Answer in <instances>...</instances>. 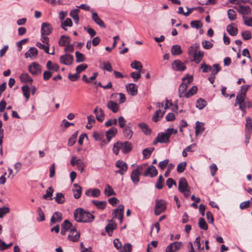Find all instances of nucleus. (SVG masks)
<instances>
[{"mask_svg":"<svg viewBox=\"0 0 252 252\" xmlns=\"http://www.w3.org/2000/svg\"><path fill=\"white\" fill-rule=\"evenodd\" d=\"M190 24L191 27L196 28L197 29H200L202 27V24L198 20L192 21Z\"/></svg>","mask_w":252,"mask_h":252,"instance_id":"62","label":"nucleus"},{"mask_svg":"<svg viewBox=\"0 0 252 252\" xmlns=\"http://www.w3.org/2000/svg\"><path fill=\"white\" fill-rule=\"evenodd\" d=\"M123 134L126 138L128 139H130L133 134L131 127L128 126H126L125 127L123 128Z\"/></svg>","mask_w":252,"mask_h":252,"instance_id":"41","label":"nucleus"},{"mask_svg":"<svg viewBox=\"0 0 252 252\" xmlns=\"http://www.w3.org/2000/svg\"><path fill=\"white\" fill-rule=\"evenodd\" d=\"M142 166H138L136 169L132 171L131 174V179L134 184H137L139 181V177L142 174Z\"/></svg>","mask_w":252,"mask_h":252,"instance_id":"10","label":"nucleus"},{"mask_svg":"<svg viewBox=\"0 0 252 252\" xmlns=\"http://www.w3.org/2000/svg\"><path fill=\"white\" fill-rule=\"evenodd\" d=\"M126 89L127 93L132 96H135L137 94V87L135 84L129 83L127 84Z\"/></svg>","mask_w":252,"mask_h":252,"instance_id":"14","label":"nucleus"},{"mask_svg":"<svg viewBox=\"0 0 252 252\" xmlns=\"http://www.w3.org/2000/svg\"><path fill=\"white\" fill-rule=\"evenodd\" d=\"M54 191V189L52 187H49L46 191V193L43 196V198L46 200H52V196Z\"/></svg>","mask_w":252,"mask_h":252,"instance_id":"33","label":"nucleus"},{"mask_svg":"<svg viewBox=\"0 0 252 252\" xmlns=\"http://www.w3.org/2000/svg\"><path fill=\"white\" fill-rule=\"evenodd\" d=\"M187 163L186 162H180L177 166V170L178 173H182L184 171Z\"/></svg>","mask_w":252,"mask_h":252,"instance_id":"63","label":"nucleus"},{"mask_svg":"<svg viewBox=\"0 0 252 252\" xmlns=\"http://www.w3.org/2000/svg\"><path fill=\"white\" fill-rule=\"evenodd\" d=\"M107 106L113 112L116 113L118 111L119 106L117 103L113 101L110 100L107 102Z\"/></svg>","mask_w":252,"mask_h":252,"instance_id":"24","label":"nucleus"},{"mask_svg":"<svg viewBox=\"0 0 252 252\" xmlns=\"http://www.w3.org/2000/svg\"><path fill=\"white\" fill-rule=\"evenodd\" d=\"M46 67L49 70H53L55 71H58L60 68L58 64L56 63L53 64L51 61H48L47 62Z\"/></svg>","mask_w":252,"mask_h":252,"instance_id":"39","label":"nucleus"},{"mask_svg":"<svg viewBox=\"0 0 252 252\" xmlns=\"http://www.w3.org/2000/svg\"><path fill=\"white\" fill-rule=\"evenodd\" d=\"M204 52L199 50L196 53H194V55L192 56L193 58L192 61L196 63H199L202 60Z\"/></svg>","mask_w":252,"mask_h":252,"instance_id":"30","label":"nucleus"},{"mask_svg":"<svg viewBox=\"0 0 252 252\" xmlns=\"http://www.w3.org/2000/svg\"><path fill=\"white\" fill-rule=\"evenodd\" d=\"M100 191L99 189H89L85 191V194L87 196H92L94 197H97L99 196Z\"/></svg>","mask_w":252,"mask_h":252,"instance_id":"29","label":"nucleus"},{"mask_svg":"<svg viewBox=\"0 0 252 252\" xmlns=\"http://www.w3.org/2000/svg\"><path fill=\"white\" fill-rule=\"evenodd\" d=\"M21 81L24 83H32L33 81L32 78L28 73H23L19 77Z\"/></svg>","mask_w":252,"mask_h":252,"instance_id":"27","label":"nucleus"},{"mask_svg":"<svg viewBox=\"0 0 252 252\" xmlns=\"http://www.w3.org/2000/svg\"><path fill=\"white\" fill-rule=\"evenodd\" d=\"M166 208V203L163 200H156L155 208V214L157 216L164 212Z\"/></svg>","mask_w":252,"mask_h":252,"instance_id":"4","label":"nucleus"},{"mask_svg":"<svg viewBox=\"0 0 252 252\" xmlns=\"http://www.w3.org/2000/svg\"><path fill=\"white\" fill-rule=\"evenodd\" d=\"M38 54V51L35 47H31L30 49L26 53L25 57L28 58H34L36 57Z\"/></svg>","mask_w":252,"mask_h":252,"instance_id":"28","label":"nucleus"},{"mask_svg":"<svg viewBox=\"0 0 252 252\" xmlns=\"http://www.w3.org/2000/svg\"><path fill=\"white\" fill-rule=\"evenodd\" d=\"M154 148H152L151 149L146 148V149H144L143 151V152H142L144 157L146 158H149L151 156V155L152 152L154 151Z\"/></svg>","mask_w":252,"mask_h":252,"instance_id":"56","label":"nucleus"},{"mask_svg":"<svg viewBox=\"0 0 252 252\" xmlns=\"http://www.w3.org/2000/svg\"><path fill=\"white\" fill-rule=\"evenodd\" d=\"M53 27L51 24L48 23H43L41 26V34L49 35L52 32Z\"/></svg>","mask_w":252,"mask_h":252,"instance_id":"12","label":"nucleus"},{"mask_svg":"<svg viewBox=\"0 0 252 252\" xmlns=\"http://www.w3.org/2000/svg\"><path fill=\"white\" fill-rule=\"evenodd\" d=\"M138 126L146 135H150L151 133V129L148 127V125L145 123H140L138 125Z\"/></svg>","mask_w":252,"mask_h":252,"instance_id":"37","label":"nucleus"},{"mask_svg":"<svg viewBox=\"0 0 252 252\" xmlns=\"http://www.w3.org/2000/svg\"><path fill=\"white\" fill-rule=\"evenodd\" d=\"M115 166L119 169L116 170L115 172L116 173L120 174L121 175H123L127 171L128 169L127 164L125 161L122 160H118L116 162Z\"/></svg>","mask_w":252,"mask_h":252,"instance_id":"5","label":"nucleus"},{"mask_svg":"<svg viewBox=\"0 0 252 252\" xmlns=\"http://www.w3.org/2000/svg\"><path fill=\"white\" fill-rule=\"evenodd\" d=\"M172 66L174 70L179 71H183L186 69V66L179 60L174 61L172 64Z\"/></svg>","mask_w":252,"mask_h":252,"instance_id":"13","label":"nucleus"},{"mask_svg":"<svg viewBox=\"0 0 252 252\" xmlns=\"http://www.w3.org/2000/svg\"><path fill=\"white\" fill-rule=\"evenodd\" d=\"M78 131H76L74 134L69 138L67 145L68 146H73L76 142L77 136Z\"/></svg>","mask_w":252,"mask_h":252,"instance_id":"46","label":"nucleus"},{"mask_svg":"<svg viewBox=\"0 0 252 252\" xmlns=\"http://www.w3.org/2000/svg\"><path fill=\"white\" fill-rule=\"evenodd\" d=\"M104 194L106 196L109 197L112 195H115L116 192L111 186L107 184L104 189Z\"/></svg>","mask_w":252,"mask_h":252,"instance_id":"36","label":"nucleus"},{"mask_svg":"<svg viewBox=\"0 0 252 252\" xmlns=\"http://www.w3.org/2000/svg\"><path fill=\"white\" fill-rule=\"evenodd\" d=\"M197 91V87L196 86H193L189 89L186 93H185V97L187 98L194 95Z\"/></svg>","mask_w":252,"mask_h":252,"instance_id":"50","label":"nucleus"},{"mask_svg":"<svg viewBox=\"0 0 252 252\" xmlns=\"http://www.w3.org/2000/svg\"><path fill=\"white\" fill-rule=\"evenodd\" d=\"M22 90L23 92V94L24 96L26 97V100H28L30 98V87L27 86H23L22 87Z\"/></svg>","mask_w":252,"mask_h":252,"instance_id":"44","label":"nucleus"},{"mask_svg":"<svg viewBox=\"0 0 252 252\" xmlns=\"http://www.w3.org/2000/svg\"><path fill=\"white\" fill-rule=\"evenodd\" d=\"M200 68L202 69V72L204 73H207L209 71L212 70V66L210 65L206 64L205 63H203L201 64Z\"/></svg>","mask_w":252,"mask_h":252,"instance_id":"60","label":"nucleus"},{"mask_svg":"<svg viewBox=\"0 0 252 252\" xmlns=\"http://www.w3.org/2000/svg\"><path fill=\"white\" fill-rule=\"evenodd\" d=\"M71 42V39L67 36L62 35L59 41V44L61 46H65L69 44Z\"/></svg>","mask_w":252,"mask_h":252,"instance_id":"31","label":"nucleus"},{"mask_svg":"<svg viewBox=\"0 0 252 252\" xmlns=\"http://www.w3.org/2000/svg\"><path fill=\"white\" fill-rule=\"evenodd\" d=\"M131 67L138 70H140L142 69V65L140 62L134 61L131 63Z\"/></svg>","mask_w":252,"mask_h":252,"instance_id":"59","label":"nucleus"},{"mask_svg":"<svg viewBox=\"0 0 252 252\" xmlns=\"http://www.w3.org/2000/svg\"><path fill=\"white\" fill-rule=\"evenodd\" d=\"M189 188L187 180L185 178H181L179 181V190L180 192L185 191Z\"/></svg>","mask_w":252,"mask_h":252,"instance_id":"20","label":"nucleus"},{"mask_svg":"<svg viewBox=\"0 0 252 252\" xmlns=\"http://www.w3.org/2000/svg\"><path fill=\"white\" fill-rule=\"evenodd\" d=\"M117 224L115 222H111L108 224L105 227V231L108 233H112L113 230L116 228Z\"/></svg>","mask_w":252,"mask_h":252,"instance_id":"51","label":"nucleus"},{"mask_svg":"<svg viewBox=\"0 0 252 252\" xmlns=\"http://www.w3.org/2000/svg\"><path fill=\"white\" fill-rule=\"evenodd\" d=\"M206 105L207 101L205 99L200 98L197 101L196 106L199 109H202L206 106Z\"/></svg>","mask_w":252,"mask_h":252,"instance_id":"48","label":"nucleus"},{"mask_svg":"<svg viewBox=\"0 0 252 252\" xmlns=\"http://www.w3.org/2000/svg\"><path fill=\"white\" fill-rule=\"evenodd\" d=\"M120 144L122 151L125 154L129 153L132 150V144L128 141L125 142H120Z\"/></svg>","mask_w":252,"mask_h":252,"instance_id":"17","label":"nucleus"},{"mask_svg":"<svg viewBox=\"0 0 252 252\" xmlns=\"http://www.w3.org/2000/svg\"><path fill=\"white\" fill-rule=\"evenodd\" d=\"M164 113V111L162 112L160 109L157 110L152 118L153 121L155 122H157L159 120V117L162 118L163 117Z\"/></svg>","mask_w":252,"mask_h":252,"instance_id":"47","label":"nucleus"},{"mask_svg":"<svg viewBox=\"0 0 252 252\" xmlns=\"http://www.w3.org/2000/svg\"><path fill=\"white\" fill-rule=\"evenodd\" d=\"M234 25L235 24L234 23H231L228 25L226 27L227 32L232 36L237 35L238 32L237 28L235 27Z\"/></svg>","mask_w":252,"mask_h":252,"instance_id":"22","label":"nucleus"},{"mask_svg":"<svg viewBox=\"0 0 252 252\" xmlns=\"http://www.w3.org/2000/svg\"><path fill=\"white\" fill-rule=\"evenodd\" d=\"M177 132V130L174 128H168L165 132L159 133L156 139L154 140L153 143L156 145L158 143H167L169 142V138L170 136L173 134H176Z\"/></svg>","mask_w":252,"mask_h":252,"instance_id":"2","label":"nucleus"},{"mask_svg":"<svg viewBox=\"0 0 252 252\" xmlns=\"http://www.w3.org/2000/svg\"><path fill=\"white\" fill-rule=\"evenodd\" d=\"M74 188L73 189V196L75 198L78 199L82 194V188L77 184H74Z\"/></svg>","mask_w":252,"mask_h":252,"instance_id":"26","label":"nucleus"},{"mask_svg":"<svg viewBox=\"0 0 252 252\" xmlns=\"http://www.w3.org/2000/svg\"><path fill=\"white\" fill-rule=\"evenodd\" d=\"M193 81V77L187 75L183 79V83L180 85L179 88V96L180 97H185V93H186L188 85L191 83Z\"/></svg>","mask_w":252,"mask_h":252,"instance_id":"3","label":"nucleus"},{"mask_svg":"<svg viewBox=\"0 0 252 252\" xmlns=\"http://www.w3.org/2000/svg\"><path fill=\"white\" fill-rule=\"evenodd\" d=\"M158 172L155 166L154 165H151L148 167L146 169L143 175L144 176H150L153 178L156 176L158 175Z\"/></svg>","mask_w":252,"mask_h":252,"instance_id":"15","label":"nucleus"},{"mask_svg":"<svg viewBox=\"0 0 252 252\" xmlns=\"http://www.w3.org/2000/svg\"><path fill=\"white\" fill-rule=\"evenodd\" d=\"M72 223L67 220H65L63 223L61 224V227H63L64 229H66L67 230H71L72 226Z\"/></svg>","mask_w":252,"mask_h":252,"instance_id":"57","label":"nucleus"},{"mask_svg":"<svg viewBox=\"0 0 252 252\" xmlns=\"http://www.w3.org/2000/svg\"><path fill=\"white\" fill-rule=\"evenodd\" d=\"M199 45L198 43H194L188 49V54L191 56H193L194 53H196L199 50Z\"/></svg>","mask_w":252,"mask_h":252,"instance_id":"32","label":"nucleus"},{"mask_svg":"<svg viewBox=\"0 0 252 252\" xmlns=\"http://www.w3.org/2000/svg\"><path fill=\"white\" fill-rule=\"evenodd\" d=\"M92 18L94 22L98 26L102 28H105L106 26L104 22L99 18L97 13L95 12L92 11Z\"/></svg>","mask_w":252,"mask_h":252,"instance_id":"16","label":"nucleus"},{"mask_svg":"<svg viewBox=\"0 0 252 252\" xmlns=\"http://www.w3.org/2000/svg\"><path fill=\"white\" fill-rule=\"evenodd\" d=\"M54 199L58 204H63L65 202V197L64 195L61 192H58L56 194Z\"/></svg>","mask_w":252,"mask_h":252,"instance_id":"42","label":"nucleus"},{"mask_svg":"<svg viewBox=\"0 0 252 252\" xmlns=\"http://www.w3.org/2000/svg\"><path fill=\"white\" fill-rule=\"evenodd\" d=\"M205 130L204 123L197 121L196 122L195 135L201 134Z\"/></svg>","mask_w":252,"mask_h":252,"instance_id":"34","label":"nucleus"},{"mask_svg":"<svg viewBox=\"0 0 252 252\" xmlns=\"http://www.w3.org/2000/svg\"><path fill=\"white\" fill-rule=\"evenodd\" d=\"M246 96L245 93H238L236 98L235 103L234 104L235 106H236L237 105L244 103L245 101Z\"/></svg>","mask_w":252,"mask_h":252,"instance_id":"23","label":"nucleus"},{"mask_svg":"<svg viewBox=\"0 0 252 252\" xmlns=\"http://www.w3.org/2000/svg\"><path fill=\"white\" fill-rule=\"evenodd\" d=\"M29 71L33 75H38L42 71V66L37 63L33 62L29 66Z\"/></svg>","mask_w":252,"mask_h":252,"instance_id":"6","label":"nucleus"},{"mask_svg":"<svg viewBox=\"0 0 252 252\" xmlns=\"http://www.w3.org/2000/svg\"><path fill=\"white\" fill-rule=\"evenodd\" d=\"M117 131V129L116 127H112L106 132V136L108 142H109L112 138L115 136Z\"/></svg>","mask_w":252,"mask_h":252,"instance_id":"21","label":"nucleus"},{"mask_svg":"<svg viewBox=\"0 0 252 252\" xmlns=\"http://www.w3.org/2000/svg\"><path fill=\"white\" fill-rule=\"evenodd\" d=\"M164 179L162 175L158 177V181L156 184V188L158 189H161L163 188V183H164Z\"/></svg>","mask_w":252,"mask_h":252,"instance_id":"53","label":"nucleus"},{"mask_svg":"<svg viewBox=\"0 0 252 252\" xmlns=\"http://www.w3.org/2000/svg\"><path fill=\"white\" fill-rule=\"evenodd\" d=\"M38 217L37 219L38 221H43L45 220V216L43 212L40 207H38L37 210Z\"/></svg>","mask_w":252,"mask_h":252,"instance_id":"64","label":"nucleus"},{"mask_svg":"<svg viewBox=\"0 0 252 252\" xmlns=\"http://www.w3.org/2000/svg\"><path fill=\"white\" fill-rule=\"evenodd\" d=\"M120 96L119 103H124L126 100V97L125 94L123 93H114L111 94V98H116L117 96Z\"/></svg>","mask_w":252,"mask_h":252,"instance_id":"45","label":"nucleus"},{"mask_svg":"<svg viewBox=\"0 0 252 252\" xmlns=\"http://www.w3.org/2000/svg\"><path fill=\"white\" fill-rule=\"evenodd\" d=\"M124 206L120 205L118 208L113 211V218L118 219L121 223H122L124 217Z\"/></svg>","mask_w":252,"mask_h":252,"instance_id":"7","label":"nucleus"},{"mask_svg":"<svg viewBox=\"0 0 252 252\" xmlns=\"http://www.w3.org/2000/svg\"><path fill=\"white\" fill-rule=\"evenodd\" d=\"M227 15L228 18L230 21H234L236 19V13L233 9H228L227 11Z\"/></svg>","mask_w":252,"mask_h":252,"instance_id":"54","label":"nucleus"},{"mask_svg":"<svg viewBox=\"0 0 252 252\" xmlns=\"http://www.w3.org/2000/svg\"><path fill=\"white\" fill-rule=\"evenodd\" d=\"M245 130H250L252 131V120L250 117L246 118V124L245 126Z\"/></svg>","mask_w":252,"mask_h":252,"instance_id":"61","label":"nucleus"},{"mask_svg":"<svg viewBox=\"0 0 252 252\" xmlns=\"http://www.w3.org/2000/svg\"><path fill=\"white\" fill-rule=\"evenodd\" d=\"M92 202L99 209L103 210L107 205V202L105 201L93 200Z\"/></svg>","mask_w":252,"mask_h":252,"instance_id":"35","label":"nucleus"},{"mask_svg":"<svg viewBox=\"0 0 252 252\" xmlns=\"http://www.w3.org/2000/svg\"><path fill=\"white\" fill-rule=\"evenodd\" d=\"M73 25L72 21L70 18H67L64 21L61 22V28L65 31L67 30L66 27H71Z\"/></svg>","mask_w":252,"mask_h":252,"instance_id":"38","label":"nucleus"},{"mask_svg":"<svg viewBox=\"0 0 252 252\" xmlns=\"http://www.w3.org/2000/svg\"><path fill=\"white\" fill-rule=\"evenodd\" d=\"M80 12V10L77 9H74L70 11L69 13V15L70 17H71L74 21L75 24H78L79 21V13Z\"/></svg>","mask_w":252,"mask_h":252,"instance_id":"25","label":"nucleus"},{"mask_svg":"<svg viewBox=\"0 0 252 252\" xmlns=\"http://www.w3.org/2000/svg\"><path fill=\"white\" fill-rule=\"evenodd\" d=\"M36 45L38 48L43 50L45 53H49V44L44 45L40 42H37Z\"/></svg>","mask_w":252,"mask_h":252,"instance_id":"58","label":"nucleus"},{"mask_svg":"<svg viewBox=\"0 0 252 252\" xmlns=\"http://www.w3.org/2000/svg\"><path fill=\"white\" fill-rule=\"evenodd\" d=\"M76 62L77 63H81L85 61L86 58L85 56L81 53L77 51L75 52Z\"/></svg>","mask_w":252,"mask_h":252,"instance_id":"49","label":"nucleus"},{"mask_svg":"<svg viewBox=\"0 0 252 252\" xmlns=\"http://www.w3.org/2000/svg\"><path fill=\"white\" fill-rule=\"evenodd\" d=\"M199 227L203 230H207L208 228V224L205 221V220L203 218H201L199 219V221L198 223Z\"/></svg>","mask_w":252,"mask_h":252,"instance_id":"55","label":"nucleus"},{"mask_svg":"<svg viewBox=\"0 0 252 252\" xmlns=\"http://www.w3.org/2000/svg\"><path fill=\"white\" fill-rule=\"evenodd\" d=\"M94 113L95 114L96 119L100 122H102L104 119V113L101 108L98 109V107H96L94 111Z\"/></svg>","mask_w":252,"mask_h":252,"instance_id":"18","label":"nucleus"},{"mask_svg":"<svg viewBox=\"0 0 252 252\" xmlns=\"http://www.w3.org/2000/svg\"><path fill=\"white\" fill-rule=\"evenodd\" d=\"M80 233L77 232L75 227H72L70 230V234L68 236V239L73 242L78 241L80 238Z\"/></svg>","mask_w":252,"mask_h":252,"instance_id":"11","label":"nucleus"},{"mask_svg":"<svg viewBox=\"0 0 252 252\" xmlns=\"http://www.w3.org/2000/svg\"><path fill=\"white\" fill-rule=\"evenodd\" d=\"M62 219V214L59 212H56L51 218L50 224L53 225L56 222H59Z\"/></svg>","mask_w":252,"mask_h":252,"instance_id":"19","label":"nucleus"},{"mask_svg":"<svg viewBox=\"0 0 252 252\" xmlns=\"http://www.w3.org/2000/svg\"><path fill=\"white\" fill-rule=\"evenodd\" d=\"M183 246L181 242H175L169 245L166 249V252H175L180 250Z\"/></svg>","mask_w":252,"mask_h":252,"instance_id":"9","label":"nucleus"},{"mask_svg":"<svg viewBox=\"0 0 252 252\" xmlns=\"http://www.w3.org/2000/svg\"><path fill=\"white\" fill-rule=\"evenodd\" d=\"M100 67L104 70H106L109 72L112 71V67L109 62H103L100 65Z\"/></svg>","mask_w":252,"mask_h":252,"instance_id":"52","label":"nucleus"},{"mask_svg":"<svg viewBox=\"0 0 252 252\" xmlns=\"http://www.w3.org/2000/svg\"><path fill=\"white\" fill-rule=\"evenodd\" d=\"M171 52L173 55H180L182 53L181 47L179 45H175L172 46L171 49Z\"/></svg>","mask_w":252,"mask_h":252,"instance_id":"40","label":"nucleus"},{"mask_svg":"<svg viewBox=\"0 0 252 252\" xmlns=\"http://www.w3.org/2000/svg\"><path fill=\"white\" fill-rule=\"evenodd\" d=\"M73 56L68 54H65L61 56L60 58V63L66 65H71L73 63Z\"/></svg>","mask_w":252,"mask_h":252,"instance_id":"8","label":"nucleus"},{"mask_svg":"<svg viewBox=\"0 0 252 252\" xmlns=\"http://www.w3.org/2000/svg\"><path fill=\"white\" fill-rule=\"evenodd\" d=\"M75 220L77 222L89 223L94 219V216L89 211L82 208L76 209L74 212Z\"/></svg>","mask_w":252,"mask_h":252,"instance_id":"1","label":"nucleus"},{"mask_svg":"<svg viewBox=\"0 0 252 252\" xmlns=\"http://www.w3.org/2000/svg\"><path fill=\"white\" fill-rule=\"evenodd\" d=\"M238 12L243 15H248L251 12V8L249 6H243L241 5Z\"/></svg>","mask_w":252,"mask_h":252,"instance_id":"43","label":"nucleus"}]
</instances>
